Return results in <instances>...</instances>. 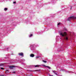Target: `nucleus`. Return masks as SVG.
Returning a JSON list of instances; mask_svg holds the SVG:
<instances>
[{
	"label": "nucleus",
	"mask_w": 76,
	"mask_h": 76,
	"mask_svg": "<svg viewBox=\"0 0 76 76\" xmlns=\"http://www.w3.org/2000/svg\"><path fill=\"white\" fill-rule=\"evenodd\" d=\"M60 35H61L62 37H64V39L65 40H68V37L66 36L67 34H66V32L61 33H60Z\"/></svg>",
	"instance_id": "nucleus-1"
},
{
	"label": "nucleus",
	"mask_w": 76,
	"mask_h": 76,
	"mask_svg": "<svg viewBox=\"0 0 76 76\" xmlns=\"http://www.w3.org/2000/svg\"><path fill=\"white\" fill-rule=\"evenodd\" d=\"M76 19V17H74V16L70 17L68 18L67 20H68V21H70L71 20H72V19Z\"/></svg>",
	"instance_id": "nucleus-2"
},
{
	"label": "nucleus",
	"mask_w": 76,
	"mask_h": 76,
	"mask_svg": "<svg viewBox=\"0 0 76 76\" xmlns=\"http://www.w3.org/2000/svg\"><path fill=\"white\" fill-rule=\"evenodd\" d=\"M13 67H15V66H9V68L10 69H13Z\"/></svg>",
	"instance_id": "nucleus-3"
},
{
	"label": "nucleus",
	"mask_w": 76,
	"mask_h": 76,
	"mask_svg": "<svg viewBox=\"0 0 76 76\" xmlns=\"http://www.w3.org/2000/svg\"><path fill=\"white\" fill-rule=\"evenodd\" d=\"M19 56H23V53H20L18 54Z\"/></svg>",
	"instance_id": "nucleus-4"
},
{
	"label": "nucleus",
	"mask_w": 76,
	"mask_h": 76,
	"mask_svg": "<svg viewBox=\"0 0 76 76\" xmlns=\"http://www.w3.org/2000/svg\"><path fill=\"white\" fill-rule=\"evenodd\" d=\"M30 56L31 57H34L35 56V55L33 54H30Z\"/></svg>",
	"instance_id": "nucleus-5"
},
{
	"label": "nucleus",
	"mask_w": 76,
	"mask_h": 76,
	"mask_svg": "<svg viewBox=\"0 0 76 76\" xmlns=\"http://www.w3.org/2000/svg\"><path fill=\"white\" fill-rule=\"evenodd\" d=\"M44 66H45V67H48V68H49V69H51V67H50L48 66H46L45 65H44Z\"/></svg>",
	"instance_id": "nucleus-6"
},
{
	"label": "nucleus",
	"mask_w": 76,
	"mask_h": 76,
	"mask_svg": "<svg viewBox=\"0 0 76 76\" xmlns=\"http://www.w3.org/2000/svg\"><path fill=\"white\" fill-rule=\"evenodd\" d=\"M29 72H37V71H38V70H36L35 71H33V70H29Z\"/></svg>",
	"instance_id": "nucleus-7"
},
{
	"label": "nucleus",
	"mask_w": 76,
	"mask_h": 76,
	"mask_svg": "<svg viewBox=\"0 0 76 76\" xmlns=\"http://www.w3.org/2000/svg\"><path fill=\"white\" fill-rule=\"evenodd\" d=\"M3 65H4V64H0V66H3Z\"/></svg>",
	"instance_id": "nucleus-8"
},
{
	"label": "nucleus",
	"mask_w": 76,
	"mask_h": 76,
	"mask_svg": "<svg viewBox=\"0 0 76 76\" xmlns=\"http://www.w3.org/2000/svg\"><path fill=\"white\" fill-rule=\"evenodd\" d=\"M6 72H5V73H9V70H6Z\"/></svg>",
	"instance_id": "nucleus-9"
},
{
	"label": "nucleus",
	"mask_w": 76,
	"mask_h": 76,
	"mask_svg": "<svg viewBox=\"0 0 76 76\" xmlns=\"http://www.w3.org/2000/svg\"><path fill=\"white\" fill-rule=\"evenodd\" d=\"M53 72L55 74V75H57V73H56V72H55V71H53Z\"/></svg>",
	"instance_id": "nucleus-10"
},
{
	"label": "nucleus",
	"mask_w": 76,
	"mask_h": 76,
	"mask_svg": "<svg viewBox=\"0 0 76 76\" xmlns=\"http://www.w3.org/2000/svg\"><path fill=\"white\" fill-rule=\"evenodd\" d=\"M39 57H40L39 56H36V58H39Z\"/></svg>",
	"instance_id": "nucleus-11"
},
{
	"label": "nucleus",
	"mask_w": 76,
	"mask_h": 76,
	"mask_svg": "<svg viewBox=\"0 0 76 76\" xmlns=\"http://www.w3.org/2000/svg\"><path fill=\"white\" fill-rule=\"evenodd\" d=\"M39 66L38 65H35V67H39Z\"/></svg>",
	"instance_id": "nucleus-12"
},
{
	"label": "nucleus",
	"mask_w": 76,
	"mask_h": 76,
	"mask_svg": "<svg viewBox=\"0 0 76 76\" xmlns=\"http://www.w3.org/2000/svg\"><path fill=\"white\" fill-rule=\"evenodd\" d=\"M4 10L5 11H6V10H7V8H5Z\"/></svg>",
	"instance_id": "nucleus-13"
},
{
	"label": "nucleus",
	"mask_w": 76,
	"mask_h": 76,
	"mask_svg": "<svg viewBox=\"0 0 76 76\" xmlns=\"http://www.w3.org/2000/svg\"><path fill=\"white\" fill-rule=\"evenodd\" d=\"M42 61H43V62H44V63H47V61H44V60H43Z\"/></svg>",
	"instance_id": "nucleus-14"
},
{
	"label": "nucleus",
	"mask_w": 76,
	"mask_h": 76,
	"mask_svg": "<svg viewBox=\"0 0 76 76\" xmlns=\"http://www.w3.org/2000/svg\"><path fill=\"white\" fill-rule=\"evenodd\" d=\"M1 70H4V68H2V67H1Z\"/></svg>",
	"instance_id": "nucleus-15"
},
{
	"label": "nucleus",
	"mask_w": 76,
	"mask_h": 76,
	"mask_svg": "<svg viewBox=\"0 0 76 76\" xmlns=\"http://www.w3.org/2000/svg\"><path fill=\"white\" fill-rule=\"evenodd\" d=\"M60 23H58V25H60Z\"/></svg>",
	"instance_id": "nucleus-16"
},
{
	"label": "nucleus",
	"mask_w": 76,
	"mask_h": 76,
	"mask_svg": "<svg viewBox=\"0 0 76 76\" xmlns=\"http://www.w3.org/2000/svg\"><path fill=\"white\" fill-rule=\"evenodd\" d=\"M32 34H31L30 35V37H32Z\"/></svg>",
	"instance_id": "nucleus-17"
},
{
	"label": "nucleus",
	"mask_w": 76,
	"mask_h": 76,
	"mask_svg": "<svg viewBox=\"0 0 76 76\" xmlns=\"http://www.w3.org/2000/svg\"><path fill=\"white\" fill-rule=\"evenodd\" d=\"M64 29L65 30V31H67V29H66V28H64Z\"/></svg>",
	"instance_id": "nucleus-18"
},
{
	"label": "nucleus",
	"mask_w": 76,
	"mask_h": 76,
	"mask_svg": "<svg viewBox=\"0 0 76 76\" xmlns=\"http://www.w3.org/2000/svg\"><path fill=\"white\" fill-rule=\"evenodd\" d=\"M12 73H16V72H13Z\"/></svg>",
	"instance_id": "nucleus-19"
},
{
	"label": "nucleus",
	"mask_w": 76,
	"mask_h": 76,
	"mask_svg": "<svg viewBox=\"0 0 76 76\" xmlns=\"http://www.w3.org/2000/svg\"><path fill=\"white\" fill-rule=\"evenodd\" d=\"M16 2H13V3H14V4H15V3H16Z\"/></svg>",
	"instance_id": "nucleus-20"
},
{
	"label": "nucleus",
	"mask_w": 76,
	"mask_h": 76,
	"mask_svg": "<svg viewBox=\"0 0 76 76\" xmlns=\"http://www.w3.org/2000/svg\"><path fill=\"white\" fill-rule=\"evenodd\" d=\"M49 76H53V75H49Z\"/></svg>",
	"instance_id": "nucleus-21"
},
{
	"label": "nucleus",
	"mask_w": 76,
	"mask_h": 76,
	"mask_svg": "<svg viewBox=\"0 0 76 76\" xmlns=\"http://www.w3.org/2000/svg\"><path fill=\"white\" fill-rule=\"evenodd\" d=\"M29 76H32V75H29Z\"/></svg>",
	"instance_id": "nucleus-22"
},
{
	"label": "nucleus",
	"mask_w": 76,
	"mask_h": 76,
	"mask_svg": "<svg viewBox=\"0 0 76 76\" xmlns=\"http://www.w3.org/2000/svg\"><path fill=\"white\" fill-rule=\"evenodd\" d=\"M0 76H4V75H1Z\"/></svg>",
	"instance_id": "nucleus-23"
},
{
	"label": "nucleus",
	"mask_w": 76,
	"mask_h": 76,
	"mask_svg": "<svg viewBox=\"0 0 76 76\" xmlns=\"http://www.w3.org/2000/svg\"><path fill=\"white\" fill-rule=\"evenodd\" d=\"M71 9H72V7H71Z\"/></svg>",
	"instance_id": "nucleus-24"
}]
</instances>
